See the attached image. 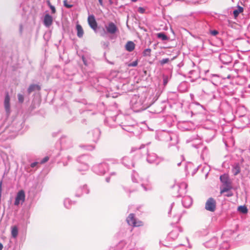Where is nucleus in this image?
Here are the masks:
<instances>
[{
    "instance_id": "1",
    "label": "nucleus",
    "mask_w": 250,
    "mask_h": 250,
    "mask_svg": "<svg viewBox=\"0 0 250 250\" xmlns=\"http://www.w3.org/2000/svg\"><path fill=\"white\" fill-rule=\"evenodd\" d=\"M150 99H147L146 94L143 93L140 95H134L130 100V105L135 112H139L149 107L152 103Z\"/></svg>"
},
{
    "instance_id": "2",
    "label": "nucleus",
    "mask_w": 250,
    "mask_h": 250,
    "mask_svg": "<svg viewBox=\"0 0 250 250\" xmlns=\"http://www.w3.org/2000/svg\"><path fill=\"white\" fill-rule=\"evenodd\" d=\"M134 173L132 176V180L134 183H141V186L143 188L145 191H150L153 190V186L152 182L150 180L148 177L142 178L139 181L136 177L138 176V174L135 173L133 170Z\"/></svg>"
},
{
    "instance_id": "3",
    "label": "nucleus",
    "mask_w": 250,
    "mask_h": 250,
    "mask_svg": "<svg viewBox=\"0 0 250 250\" xmlns=\"http://www.w3.org/2000/svg\"><path fill=\"white\" fill-rule=\"evenodd\" d=\"M220 180L222 183L221 188V193L228 192L232 188L231 182L228 175L224 174L220 176Z\"/></svg>"
},
{
    "instance_id": "4",
    "label": "nucleus",
    "mask_w": 250,
    "mask_h": 250,
    "mask_svg": "<svg viewBox=\"0 0 250 250\" xmlns=\"http://www.w3.org/2000/svg\"><path fill=\"white\" fill-rule=\"evenodd\" d=\"M126 222L128 224L133 227H140L143 225L141 221L137 220L133 213H130L126 218Z\"/></svg>"
},
{
    "instance_id": "5",
    "label": "nucleus",
    "mask_w": 250,
    "mask_h": 250,
    "mask_svg": "<svg viewBox=\"0 0 250 250\" xmlns=\"http://www.w3.org/2000/svg\"><path fill=\"white\" fill-rule=\"evenodd\" d=\"M108 169V166L106 163L99 164L93 167L95 172L98 174H104Z\"/></svg>"
},
{
    "instance_id": "6",
    "label": "nucleus",
    "mask_w": 250,
    "mask_h": 250,
    "mask_svg": "<svg viewBox=\"0 0 250 250\" xmlns=\"http://www.w3.org/2000/svg\"><path fill=\"white\" fill-rule=\"evenodd\" d=\"M162 160V159L157 157L155 153H148L147 154L146 161L148 163L155 164L158 165Z\"/></svg>"
},
{
    "instance_id": "7",
    "label": "nucleus",
    "mask_w": 250,
    "mask_h": 250,
    "mask_svg": "<svg viewBox=\"0 0 250 250\" xmlns=\"http://www.w3.org/2000/svg\"><path fill=\"white\" fill-rule=\"evenodd\" d=\"M90 158V157L87 155H83L78 158V162L82 164H83V169L80 168L79 169L80 171H85L88 169L89 167L86 162H87Z\"/></svg>"
},
{
    "instance_id": "8",
    "label": "nucleus",
    "mask_w": 250,
    "mask_h": 250,
    "mask_svg": "<svg viewBox=\"0 0 250 250\" xmlns=\"http://www.w3.org/2000/svg\"><path fill=\"white\" fill-rule=\"evenodd\" d=\"M25 194L24 190H20L16 195L14 205L15 206H19L21 203L22 204L25 201Z\"/></svg>"
},
{
    "instance_id": "9",
    "label": "nucleus",
    "mask_w": 250,
    "mask_h": 250,
    "mask_svg": "<svg viewBox=\"0 0 250 250\" xmlns=\"http://www.w3.org/2000/svg\"><path fill=\"white\" fill-rule=\"evenodd\" d=\"M61 147L63 148H68L72 146V140L67 137H62L60 139Z\"/></svg>"
},
{
    "instance_id": "10",
    "label": "nucleus",
    "mask_w": 250,
    "mask_h": 250,
    "mask_svg": "<svg viewBox=\"0 0 250 250\" xmlns=\"http://www.w3.org/2000/svg\"><path fill=\"white\" fill-rule=\"evenodd\" d=\"M216 202L212 198H209L207 201L205 208L210 211H214L215 209Z\"/></svg>"
},
{
    "instance_id": "11",
    "label": "nucleus",
    "mask_w": 250,
    "mask_h": 250,
    "mask_svg": "<svg viewBox=\"0 0 250 250\" xmlns=\"http://www.w3.org/2000/svg\"><path fill=\"white\" fill-rule=\"evenodd\" d=\"M89 134L92 137V141L96 143L100 138L101 131L99 129L95 128L89 132Z\"/></svg>"
},
{
    "instance_id": "12",
    "label": "nucleus",
    "mask_w": 250,
    "mask_h": 250,
    "mask_svg": "<svg viewBox=\"0 0 250 250\" xmlns=\"http://www.w3.org/2000/svg\"><path fill=\"white\" fill-rule=\"evenodd\" d=\"M217 238L213 237L210 240L205 243L204 245L207 248H214L217 246Z\"/></svg>"
},
{
    "instance_id": "13",
    "label": "nucleus",
    "mask_w": 250,
    "mask_h": 250,
    "mask_svg": "<svg viewBox=\"0 0 250 250\" xmlns=\"http://www.w3.org/2000/svg\"><path fill=\"white\" fill-rule=\"evenodd\" d=\"M107 32L108 33L114 34L118 31L117 26L112 22H109L107 26H105Z\"/></svg>"
},
{
    "instance_id": "14",
    "label": "nucleus",
    "mask_w": 250,
    "mask_h": 250,
    "mask_svg": "<svg viewBox=\"0 0 250 250\" xmlns=\"http://www.w3.org/2000/svg\"><path fill=\"white\" fill-rule=\"evenodd\" d=\"M122 164L127 168H131L134 167V163L128 157H124L122 160Z\"/></svg>"
},
{
    "instance_id": "15",
    "label": "nucleus",
    "mask_w": 250,
    "mask_h": 250,
    "mask_svg": "<svg viewBox=\"0 0 250 250\" xmlns=\"http://www.w3.org/2000/svg\"><path fill=\"white\" fill-rule=\"evenodd\" d=\"M4 105L6 113L9 114L10 112V97L8 92L5 94Z\"/></svg>"
},
{
    "instance_id": "16",
    "label": "nucleus",
    "mask_w": 250,
    "mask_h": 250,
    "mask_svg": "<svg viewBox=\"0 0 250 250\" xmlns=\"http://www.w3.org/2000/svg\"><path fill=\"white\" fill-rule=\"evenodd\" d=\"M88 22L90 27L94 30H96L97 28V23L95 19V17L93 15H89L88 17Z\"/></svg>"
},
{
    "instance_id": "17",
    "label": "nucleus",
    "mask_w": 250,
    "mask_h": 250,
    "mask_svg": "<svg viewBox=\"0 0 250 250\" xmlns=\"http://www.w3.org/2000/svg\"><path fill=\"white\" fill-rule=\"evenodd\" d=\"M124 118V116L122 115H117L114 117H111L110 119H109V120H112L114 122H116L117 124L119 125L120 126H121L122 127V128L127 131H129V129H128V128L129 127V126H126V128H124L123 127V125H121L122 124V123H121L120 122V120L122 119V118Z\"/></svg>"
},
{
    "instance_id": "18",
    "label": "nucleus",
    "mask_w": 250,
    "mask_h": 250,
    "mask_svg": "<svg viewBox=\"0 0 250 250\" xmlns=\"http://www.w3.org/2000/svg\"><path fill=\"white\" fill-rule=\"evenodd\" d=\"M43 24L46 27H50L53 22V18L49 14H46L43 19Z\"/></svg>"
},
{
    "instance_id": "19",
    "label": "nucleus",
    "mask_w": 250,
    "mask_h": 250,
    "mask_svg": "<svg viewBox=\"0 0 250 250\" xmlns=\"http://www.w3.org/2000/svg\"><path fill=\"white\" fill-rule=\"evenodd\" d=\"M89 193V189L87 188L86 185H83V187H80L77 190L76 193V196L80 197L83 194Z\"/></svg>"
},
{
    "instance_id": "20",
    "label": "nucleus",
    "mask_w": 250,
    "mask_h": 250,
    "mask_svg": "<svg viewBox=\"0 0 250 250\" xmlns=\"http://www.w3.org/2000/svg\"><path fill=\"white\" fill-rule=\"evenodd\" d=\"M183 206L186 208H188L190 207L192 203V198L188 196H185L182 201Z\"/></svg>"
},
{
    "instance_id": "21",
    "label": "nucleus",
    "mask_w": 250,
    "mask_h": 250,
    "mask_svg": "<svg viewBox=\"0 0 250 250\" xmlns=\"http://www.w3.org/2000/svg\"><path fill=\"white\" fill-rule=\"evenodd\" d=\"M182 231V229L180 228H177L176 229H175L173 230L172 231H171L169 233V236L173 239H175V238H176L178 235H179V233L178 232L179 231Z\"/></svg>"
},
{
    "instance_id": "22",
    "label": "nucleus",
    "mask_w": 250,
    "mask_h": 250,
    "mask_svg": "<svg viewBox=\"0 0 250 250\" xmlns=\"http://www.w3.org/2000/svg\"><path fill=\"white\" fill-rule=\"evenodd\" d=\"M76 28L77 30V36L80 38H82L83 37L84 32L82 26L79 24H77Z\"/></svg>"
},
{
    "instance_id": "23",
    "label": "nucleus",
    "mask_w": 250,
    "mask_h": 250,
    "mask_svg": "<svg viewBox=\"0 0 250 250\" xmlns=\"http://www.w3.org/2000/svg\"><path fill=\"white\" fill-rule=\"evenodd\" d=\"M125 49L128 52L132 51L135 48V44L132 41H128L125 46Z\"/></svg>"
},
{
    "instance_id": "24",
    "label": "nucleus",
    "mask_w": 250,
    "mask_h": 250,
    "mask_svg": "<svg viewBox=\"0 0 250 250\" xmlns=\"http://www.w3.org/2000/svg\"><path fill=\"white\" fill-rule=\"evenodd\" d=\"M40 89V87L38 84H31L29 86V87L28 88V92L29 94H30L31 92L36 91V90H39Z\"/></svg>"
},
{
    "instance_id": "25",
    "label": "nucleus",
    "mask_w": 250,
    "mask_h": 250,
    "mask_svg": "<svg viewBox=\"0 0 250 250\" xmlns=\"http://www.w3.org/2000/svg\"><path fill=\"white\" fill-rule=\"evenodd\" d=\"M243 10H244V8L242 7H241L239 5H238L237 7V9H235L233 11V14L234 18L237 17L240 13L243 12Z\"/></svg>"
},
{
    "instance_id": "26",
    "label": "nucleus",
    "mask_w": 250,
    "mask_h": 250,
    "mask_svg": "<svg viewBox=\"0 0 250 250\" xmlns=\"http://www.w3.org/2000/svg\"><path fill=\"white\" fill-rule=\"evenodd\" d=\"M74 204V202H72L69 198H65L64 200L63 204L66 208H70L71 205Z\"/></svg>"
},
{
    "instance_id": "27",
    "label": "nucleus",
    "mask_w": 250,
    "mask_h": 250,
    "mask_svg": "<svg viewBox=\"0 0 250 250\" xmlns=\"http://www.w3.org/2000/svg\"><path fill=\"white\" fill-rule=\"evenodd\" d=\"M157 37L158 39H161L163 41L168 40V37L164 32H160L157 33Z\"/></svg>"
},
{
    "instance_id": "28",
    "label": "nucleus",
    "mask_w": 250,
    "mask_h": 250,
    "mask_svg": "<svg viewBox=\"0 0 250 250\" xmlns=\"http://www.w3.org/2000/svg\"><path fill=\"white\" fill-rule=\"evenodd\" d=\"M237 210L243 214H247L248 212L247 207L245 205L239 206Z\"/></svg>"
},
{
    "instance_id": "29",
    "label": "nucleus",
    "mask_w": 250,
    "mask_h": 250,
    "mask_svg": "<svg viewBox=\"0 0 250 250\" xmlns=\"http://www.w3.org/2000/svg\"><path fill=\"white\" fill-rule=\"evenodd\" d=\"M18 234V229L16 226H13L11 228V235L12 237L15 238Z\"/></svg>"
},
{
    "instance_id": "30",
    "label": "nucleus",
    "mask_w": 250,
    "mask_h": 250,
    "mask_svg": "<svg viewBox=\"0 0 250 250\" xmlns=\"http://www.w3.org/2000/svg\"><path fill=\"white\" fill-rule=\"evenodd\" d=\"M232 172L234 175H237L240 173V167L238 165H236L233 167Z\"/></svg>"
},
{
    "instance_id": "31",
    "label": "nucleus",
    "mask_w": 250,
    "mask_h": 250,
    "mask_svg": "<svg viewBox=\"0 0 250 250\" xmlns=\"http://www.w3.org/2000/svg\"><path fill=\"white\" fill-rule=\"evenodd\" d=\"M22 123H21V122L19 123L17 125L18 127H16L15 129L13 130L14 132H15L16 133L17 135L19 134L20 131L22 129Z\"/></svg>"
},
{
    "instance_id": "32",
    "label": "nucleus",
    "mask_w": 250,
    "mask_h": 250,
    "mask_svg": "<svg viewBox=\"0 0 250 250\" xmlns=\"http://www.w3.org/2000/svg\"><path fill=\"white\" fill-rule=\"evenodd\" d=\"M151 50L150 48H147L144 50L143 51L144 56H150L151 54Z\"/></svg>"
},
{
    "instance_id": "33",
    "label": "nucleus",
    "mask_w": 250,
    "mask_h": 250,
    "mask_svg": "<svg viewBox=\"0 0 250 250\" xmlns=\"http://www.w3.org/2000/svg\"><path fill=\"white\" fill-rule=\"evenodd\" d=\"M82 61L83 62V64L85 66H88L90 63L89 60L86 57H85L84 56H82Z\"/></svg>"
},
{
    "instance_id": "34",
    "label": "nucleus",
    "mask_w": 250,
    "mask_h": 250,
    "mask_svg": "<svg viewBox=\"0 0 250 250\" xmlns=\"http://www.w3.org/2000/svg\"><path fill=\"white\" fill-rule=\"evenodd\" d=\"M163 84L164 86H166L167 84V83L169 81V77L167 75H163Z\"/></svg>"
},
{
    "instance_id": "35",
    "label": "nucleus",
    "mask_w": 250,
    "mask_h": 250,
    "mask_svg": "<svg viewBox=\"0 0 250 250\" xmlns=\"http://www.w3.org/2000/svg\"><path fill=\"white\" fill-rule=\"evenodd\" d=\"M169 62V59L168 58H165L160 61V63L161 65H163L165 64L168 63Z\"/></svg>"
},
{
    "instance_id": "36",
    "label": "nucleus",
    "mask_w": 250,
    "mask_h": 250,
    "mask_svg": "<svg viewBox=\"0 0 250 250\" xmlns=\"http://www.w3.org/2000/svg\"><path fill=\"white\" fill-rule=\"evenodd\" d=\"M18 101L19 103H22L24 101V96L22 94H18Z\"/></svg>"
},
{
    "instance_id": "37",
    "label": "nucleus",
    "mask_w": 250,
    "mask_h": 250,
    "mask_svg": "<svg viewBox=\"0 0 250 250\" xmlns=\"http://www.w3.org/2000/svg\"><path fill=\"white\" fill-rule=\"evenodd\" d=\"M85 149L87 150H93L95 148V146L93 145H87L83 146Z\"/></svg>"
},
{
    "instance_id": "38",
    "label": "nucleus",
    "mask_w": 250,
    "mask_h": 250,
    "mask_svg": "<svg viewBox=\"0 0 250 250\" xmlns=\"http://www.w3.org/2000/svg\"><path fill=\"white\" fill-rule=\"evenodd\" d=\"M63 5H64V7H66L67 8H70L73 7V5L70 4H68L67 3V0H64L63 1Z\"/></svg>"
},
{
    "instance_id": "39",
    "label": "nucleus",
    "mask_w": 250,
    "mask_h": 250,
    "mask_svg": "<svg viewBox=\"0 0 250 250\" xmlns=\"http://www.w3.org/2000/svg\"><path fill=\"white\" fill-rule=\"evenodd\" d=\"M49 160V157L48 156H46L43 158L40 162V163L43 164Z\"/></svg>"
},
{
    "instance_id": "40",
    "label": "nucleus",
    "mask_w": 250,
    "mask_h": 250,
    "mask_svg": "<svg viewBox=\"0 0 250 250\" xmlns=\"http://www.w3.org/2000/svg\"><path fill=\"white\" fill-rule=\"evenodd\" d=\"M210 34L213 36H215L219 34L218 31L216 30H211L210 31Z\"/></svg>"
},
{
    "instance_id": "41",
    "label": "nucleus",
    "mask_w": 250,
    "mask_h": 250,
    "mask_svg": "<svg viewBox=\"0 0 250 250\" xmlns=\"http://www.w3.org/2000/svg\"><path fill=\"white\" fill-rule=\"evenodd\" d=\"M137 64H138V62H137V61H134V62H131L129 64V66H132V67H135L137 65Z\"/></svg>"
},
{
    "instance_id": "42",
    "label": "nucleus",
    "mask_w": 250,
    "mask_h": 250,
    "mask_svg": "<svg viewBox=\"0 0 250 250\" xmlns=\"http://www.w3.org/2000/svg\"><path fill=\"white\" fill-rule=\"evenodd\" d=\"M50 9L51 10V13L52 14H55L56 13V8L53 5H50Z\"/></svg>"
},
{
    "instance_id": "43",
    "label": "nucleus",
    "mask_w": 250,
    "mask_h": 250,
    "mask_svg": "<svg viewBox=\"0 0 250 250\" xmlns=\"http://www.w3.org/2000/svg\"><path fill=\"white\" fill-rule=\"evenodd\" d=\"M138 11L140 13L143 14L145 11V9L143 7H140L138 8Z\"/></svg>"
},
{
    "instance_id": "44",
    "label": "nucleus",
    "mask_w": 250,
    "mask_h": 250,
    "mask_svg": "<svg viewBox=\"0 0 250 250\" xmlns=\"http://www.w3.org/2000/svg\"><path fill=\"white\" fill-rule=\"evenodd\" d=\"M39 164L38 162H33L30 165V167H32V168H34L38 164Z\"/></svg>"
},
{
    "instance_id": "45",
    "label": "nucleus",
    "mask_w": 250,
    "mask_h": 250,
    "mask_svg": "<svg viewBox=\"0 0 250 250\" xmlns=\"http://www.w3.org/2000/svg\"><path fill=\"white\" fill-rule=\"evenodd\" d=\"M176 216H177V217H178V219H177V222H178L180 220V217H181V215L179 214L176 213V214H175L174 215V217Z\"/></svg>"
},
{
    "instance_id": "46",
    "label": "nucleus",
    "mask_w": 250,
    "mask_h": 250,
    "mask_svg": "<svg viewBox=\"0 0 250 250\" xmlns=\"http://www.w3.org/2000/svg\"><path fill=\"white\" fill-rule=\"evenodd\" d=\"M174 205V203H172L171 204V206H170V210H169V211H168V214H170V213H171V210H172V208H173V207Z\"/></svg>"
},
{
    "instance_id": "47",
    "label": "nucleus",
    "mask_w": 250,
    "mask_h": 250,
    "mask_svg": "<svg viewBox=\"0 0 250 250\" xmlns=\"http://www.w3.org/2000/svg\"><path fill=\"white\" fill-rule=\"evenodd\" d=\"M46 3H47V4L48 6L49 7H50V5H52L51 4V3H50V1H49V0H47V1H46Z\"/></svg>"
},
{
    "instance_id": "48",
    "label": "nucleus",
    "mask_w": 250,
    "mask_h": 250,
    "mask_svg": "<svg viewBox=\"0 0 250 250\" xmlns=\"http://www.w3.org/2000/svg\"><path fill=\"white\" fill-rule=\"evenodd\" d=\"M100 4L102 6L103 5V0H98Z\"/></svg>"
},
{
    "instance_id": "49",
    "label": "nucleus",
    "mask_w": 250,
    "mask_h": 250,
    "mask_svg": "<svg viewBox=\"0 0 250 250\" xmlns=\"http://www.w3.org/2000/svg\"><path fill=\"white\" fill-rule=\"evenodd\" d=\"M105 181L106 182L108 183L110 181V177H106L105 179Z\"/></svg>"
},
{
    "instance_id": "50",
    "label": "nucleus",
    "mask_w": 250,
    "mask_h": 250,
    "mask_svg": "<svg viewBox=\"0 0 250 250\" xmlns=\"http://www.w3.org/2000/svg\"><path fill=\"white\" fill-rule=\"evenodd\" d=\"M3 248V245L1 243H0V250H2Z\"/></svg>"
},
{
    "instance_id": "51",
    "label": "nucleus",
    "mask_w": 250,
    "mask_h": 250,
    "mask_svg": "<svg viewBox=\"0 0 250 250\" xmlns=\"http://www.w3.org/2000/svg\"><path fill=\"white\" fill-rule=\"evenodd\" d=\"M144 147V145H142L140 146V148L139 149V150L140 148H142V147Z\"/></svg>"
},
{
    "instance_id": "52",
    "label": "nucleus",
    "mask_w": 250,
    "mask_h": 250,
    "mask_svg": "<svg viewBox=\"0 0 250 250\" xmlns=\"http://www.w3.org/2000/svg\"><path fill=\"white\" fill-rule=\"evenodd\" d=\"M109 2L110 4H112V1L111 0H109Z\"/></svg>"
},
{
    "instance_id": "53",
    "label": "nucleus",
    "mask_w": 250,
    "mask_h": 250,
    "mask_svg": "<svg viewBox=\"0 0 250 250\" xmlns=\"http://www.w3.org/2000/svg\"><path fill=\"white\" fill-rule=\"evenodd\" d=\"M232 195V194H229V195H228L227 196L228 197H229V196H231Z\"/></svg>"
},
{
    "instance_id": "54",
    "label": "nucleus",
    "mask_w": 250,
    "mask_h": 250,
    "mask_svg": "<svg viewBox=\"0 0 250 250\" xmlns=\"http://www.w3.org/2000/svg\"><path fill=\"white\" fill-rule=\"evenodd\" d=\"M181 165V163H179L177 164L178 166H179Z\"/></svg>"
},
{
    "instance_id": "55",
    "label": "nucleus",
    "mask_w": 250,
    "mask_h": 250,
    "mask_svg": "<svg viewBox=\"0 0 250 250\" xmlns=\"http://www.w3.org/2000/svg\"><path fill=\"white\" fill-rule=\"evenodd\" d=\"M70 159V157L69 156L68 157V159L69 160Z\"/></svg>"
},
{
    "instance_id": "56",
    "label": "nucleus",
    "mask_w": 250,
    "mask_h": 250,
    "mask_svg": "<svg viewBox=\"0 0 250 250\" xmlns=\"http://www.w3.org/2000/svg\"><path fill=\"white\" fill-rule=\"evenodd\" d=\"M137 0H132L133 1H136Z\"/></svg>"
},
{
    "instance_id": "57",
    "label": "nucleus",
    "mask_w": 250,
    "mask_h": 250,
    "mask_svg": "<svg viewBox=\"0 0 250 250\" xmlns=\"http://www.w3.org/2000/svg\"><path fill=\"white\" fill-rule=\"evenodd\" d=\"M182 157L183 158V160H184V158H183V156H182Z\"/></svg>"
},
{
    "instance_id": "58",
    "label": "nucleus",
    "mask_w": 250,
    "mask_h": 250,
    "mask_svg": "<svg viewBox=\"0 0 250 250\" xmlns=\"http://www.w3.org/2000/svg\"><path fill=\"white\" fill-rule=\"evenodd\" d=\"M206 149V147H205L204 148V149Z\"/></svg>"
}]
</instances>
